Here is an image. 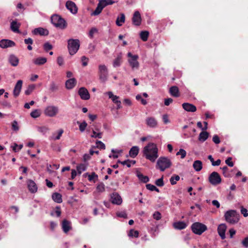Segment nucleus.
<instances>
[{
    "label": "nucleus",
    "instance_id": "obj_46",
    "mask_svg": "<svg viewBox=\"0 0 248 248\" xmlns=\"http://www.w3.org/2000/svg\"><path fill=\"white\" fill-rule=\"evenodd\" d=\"M92 133L93 134L91 136L92 138L101 139L102 137V132H97L95 130H93Z\"/></svg>",
    "mask_w": 248,
    "mask_h": 248
},
{
    "label": "nucleus",
    "instance_id": "obj_38",
    "mask_svg": "<svg viewBox=\"0 0 248 248\" xmlns=\"http://www.w3.org/2000/svg\"><path fill=\"white\" fill-rule=\"evenodd\" d=\"M107 93L108 94L109 98L111 99L113 103L116 104L120 101L119 100V96L114 95L112 92H108Z\"/></svg>",
    "mask_w": 248,
    "mask_h": 248
},
{
    "label": "nucleus",
    "instance_id": "obj_51",
    "mask_svg": "<svg viewBox=\"0 0 248 248\" xmlns=\"http://www.w3.org/2000/svg\"><path fill=\"white\" fill-rule=\"evenodd\" d=\"M52 46L49 42H46L44 44V49L46 51H48L52 49Z\"/></svg>",
    "mask_w": 248,
    "mask_h": 248
},
{
    "label": "nucleus",
    "instance_id": "obj_36",
    "mask_svg": "<svg viewBox=\"0 0 248 248\" xmlns=\"http://www.w3.org/2000/svg\"><path fill=\"white\" fill-rule=\"evenodd\" d=\"M115 2L112 0H99V3L104 8L109 5H112Z\"/></svg>",
    "mask_w": 248,
    "mask_h": 248
},
{
    "label": "nucleus",
    "instance_id": "obj_44",
    "mask_svg": "<svg viewBox=\"0 0 248 248\" xmlns=\"http://www.w3.org/2000/svg\"><path fill=\"white\" fill-rule=\"evenodd\" d=\"M49 86V90L52 92H56L59 89V86L53 81L51 82Z\"/></svg>",
    "mask_w": 248,
    "mask_h": 248
},
{
    "label": "nucleus",
    "instance_id": "obj_21",
    "mask_svg": "<svg viewBox=\"0 0 248 248\" xmlns=\"http://www.w3.org/2000/svg\"><path fill=\"white\" fill-rule=\"evenodd\" d=\"M77 80L75 78L68 79L65 82V87L68 90L73 89L76 85Z\"/></svg>",
    "mask_w": 248,
    "mask_h": 248
},
{
    "label": "nucleus",
    "instance_id": "obj_43",
    "mask_svg": "<svg viewBox=\"0 0 248 248\" xmlns=\"http://www.w3.org/2000/svg\"><path fill=\"white\" fill-rule=\"evenodd\" d=\"M180 180V177L178 175H172L170 179V184L172 185H175L176 184V182Z\"/></svg>",
    "mask_w": 248,
    "mask_h": 248
},
{
    "label": "nucleus",
    "instance_id": "obj_49",
    "mask_svg": "<svg viewBox=\"0 0 248 248\" xmlns=\"http://www.w3.org/2000/svg\"><path fill=\"white\" fill-rule=\"evenodd\" d=\"M139 232L138 231H135L134 230H131L129 231L128 233V235L130 237H134L135 238H137L139 236Z\"/></svg>",
    "mask_w": 248,
    "mask_h": 248
},
{
    "label": "nucleus",
    "instance_id": "obj_28",
    "mask_svg": "<svg viewBox=\"0 0 248 248\" xmlns=\"http://www.w3.org/2000/svg\"><path fill=\"white\" fill-rule=\"evenodd\" d=\"M193 167L197 171H200L202 168V163L200 160H196L193 162Z\"/></svg>",
    "mask_w": 248,
    "mask_h": 248
},
{
    "label": "nucleus",
    "instance_id": "obj_5",
    "mask_svg": "<svg viewBox=\"0 0 248 248\" xmlns=\"http://www.w3.org/2000/svg\"><path fill=\"white\" fill-rule=\"evenodd\" d=\"M80 46L78 39H70L68 40V49L69 54L73 55L78 51Z\"/></svg>",
    "mask_w": 248,
    "mask_h": 248
},
{
    "label": "nucleus",
    "instance_id": "obj_64",
    "mask_svg": "<svg viewBox=\"0 0 248 248\" xmlns=\"http://www.w3.org/2000/svg\"><path fill=\"white\" fill-rule=\"evenodd\" d=\"M242 245L246 248H248V236L246 237L242 241Z\"/></svg>",
    "mask_w": 248,
    "mask_h": 248
},
{
    "label": "nucleus",
    "instance_id": "obj_30",
    "mask_svg": "<svg viewBox=\"0 0 248 248\" xmlns=\"http://www.w3.org/2000/svg\"><path fill=\"white\" fill-rule=\"evenodd\" d=\"M209 134L207 131H202L199 134L198 140L201 142L205 141L208 138Z\"/></svg>",
    "mask_w": 248,
    "mask_h": 248
},
{
    "label": "nucleus",
    "instance_id": "obj_39",
    "mask_svg": "<svg viewBox=\"0 0 248 248\" xmlns=\"http://www.w3.org/2000/svg\"><path fill=\"white\" fill-rule=\"evenodd\" d=\"M103 9V7L101 6V4H100L99 3H98L97 7L96 8L95 10L93 12V13L92 14V15L93 16H97L99 14H100L102 10Z\"/></svg>",
    "mask_w": 248,
    "mask_h": 248
},
{
    "label": "nucleus",
    "instance_id": "obj_35",
    "mask_svg": "<svg viewBox=\"0 0 248 248\" xmlns=\"http://www.w3.org/2000/svg\"><path fill=\"white\" fill-rule=\"evenodd\" d=\"M137 176L139 179L144 183H146L149 181V178L148 176L143 175L140 172H137Z\"/></svg>",
    "mask_w": 248,
    "mask_h": 248
},
{
    "label": "nucleus",
    "instance_id": "obj_32",
    "mask_svg": "<svg viewBox=\"0 0 248 248\" xmlns=\"http://www.w3.org/2000/svg\"><path fill=\"white\" fill-rule=\"evenodd\" d=\"M52 198L53 200L57 203H60L62 202L61 194L57 192H55L52 194Z\"/></svg>",
    "mask_w": 248,
    "mask_h": 248
},
{
    "label": "nucleus",
    "instance_id": "obj_40",
    "mask_svg": "<svg viewBox=\"0 0 248 248\" xmlns=\"http://www.w3.org/2000/svg\"><path fill=\"white\" fill-rule=\"evenodd\" d=\"M85 177L88 175V180L89 181H93L95 179H97L98 175L94 172H92L91 174H88V173H86L83 175Z\"/></svg>",
    "mask_w": 248,
    "mask_h": 248
},
{
    "label": "nucleus",
    "instance_id": "obj_62",
    "mask_svg": "<svg viewBox=\"0 0 248 248\" xmlns=\"http://www.w3.org/2000/svg\"><path fill=\"white\" fill-rule=\"evenodd\" d=\"M241 213L245 217L248 216V210L247 209L244 208L243 206L241 207Z\"/></svg>",
    "mask_w": 248,
    "mask_h": 248
},
{
    "label": "nucleus",
    "instance_id": "obj_47",
    "mask_svg": "<svg viewBox=\"0 0 248 248\" xmlns=\"http://www.w3.org/2000/svg\"><path fill=\"white\" fill-rule=\"evenodd\" d=\"M35 89V86L33 84L29 85L27 89L25 91V94L30 95Z\"/></svg>",
    "mask_w": 248,
    "mask_h": 248
},
{
    "label": "nucleus",
    "instance_id": "obj_29",
    "mask_svg": "<svg viewBox=\"0 0 248 248\" xmlns=\"http://www.w3.org/2000/svg\"><path fill=\"white\" fill-rule=\"evenodd\" d=\"M174 228L178 230H182L186 228V224L183 221H178L173 223Z\"/></svg>",
    "mask_w": 248,
    "mask_h": 248
},
{
    "label": "nucleus",
    "instance_id": "obj_1",
    "mask_svg": "<svg viewBox=\"0 0 248 248\" xmlns=\"http://www.w3.org/2000/svg\"><path fill=\"white\" fill-rule=\"evenodd\" d=\"M143 155L148 160L154 162L158 157V149L155 143L150 142L142 150Z\"/></svg>",
    "mask_w": 248,
    "mask_h": 248
},
{
    "label": "nucleus",
    "instance_id": "obj_2",
    "mask_svg": "<svg viewBox=\"0 0 248 248\" xmlns=\"http://www.w3.org/2000/svg\"><path fill=\"white\" fill-rule=\"evenodd\" d=\"M51 22L55 27L61 30L66 29L67 26L66 20L57 14H54L51 16Z\"/></svg>",
    "mask_w": 248,
    "mask_h": 248
},
{
    "label": "nucleus",
    "instance_id": "obj_15",
    "mask_svg": "<svg viewBox=\"0 0 248 248\" xmlns=\"http://www.w3.org/2000/svg\"><path fill=\"white\" fill-rule=\"evenodd\" d=\"M15 43L8 39H2L0 41V47L3 48H7L9 47H12L15 46Z\"/></svg>",
    "mask_w": 248,
    "mask_h": 248
},
{
    "label": "nucleus",
    "instance_id": "obj_8",
    "mask_svg": "<svg viewBox=\"0 0 248 248\" xmlns=\"http://www.w3.org/2000/svg\"><path fill=\"white\" fill-rule=\"evenodd\" d=\"M99 78L102 82H106L108 79V71L106 66L104 64L99 66Z\"/></svg>",
    "mask_w": 248,
    "mask_h": 248
},
{
    "label": "nucleus",
    "instance_id": "obj_13",
    "mask_svg": "<svg viewBox=\"0 0 248 248\" xmlns=\"http://www.w3.org/2000/svg\"><path fill=\"white\" fill-rule=\"evenodd\" d=\"M78 94L83 100H88L90 98L88 91L84 87H81L78 90Z\"/></svg>",
    "mask_w": 248,
    "mask_h": 248
},
{
    "label": "nucleus",
    "instance_id": "obj_11",
    "mask_svg": "<svg viewBox=\"0 0 248 248\" xmlns=\"http://www.w3.org/2000/svg\"><path fill=\"white\" fill-rule=\"evenodd\" d=\"M65 6L73 14H76L78 12V8L76 4L72 1L68 0L66 2Z\"/></svg>",
    "mask_w": 248,
    "mask_h": 248
},
{
    "label": "nucleus",
    "instance_id": "obj_53",
    "mask_svg": "<svg viewBox=\"0 0 248 248\" xmlns=\"http://www.w3.org/2000/svg\"><path fill=\"white\" fill-rule=\"evenodd\" d=\"M155 184L158 186H163L164 185L163 177H162L161 178L156 180L155 181Z\"/></svg>",
    "mask_w": 248,
    "mask_h": 248
},
{
    "label": "nucleus",
    "instance_id": "obj_31",
    "mask_svg": "<svg viewBox=\"0 0 248 248\" xmlns=\"http://www.w3.org/2000/svg\"><path fill=\"white\" fill-rule=\"evenodd\" d=\"M122 56L121 53H119L116 58L114 60L113 62V66L114 67H119L121 65L122 63Z\"/></svg>",
    "mask_w": 248,
    "mask_h": 248
},
{
    "label": "nucleus",
    "instance_id": "obj_24",
    "mask_svg": "<svg viewBox=\"0 0 248 248\" xmlns=\"http://www.w3.org/2000/svg\"><path fill=\"white\" fill-rule=\"evenodd\" d=\"M169 93L171 96L178 97L180 96L178 87L176 86H171L169 90Z\"/></svg>",
    "mask_w": 248,
    "mask_h": 248
},
{
    "label": "nucleus",
    "instance_id": "obj_58",
    "mask_svg": "<svg viewBox=\"0 0 248 248\" xmlns=\"http://www.w3.org/2000/svg\"><path fill=\"white\" fill-rule=\"evenodd\" d=\"M89 59L85 56H83L81 57V61L82 62V65L83 66H86L88 64Z\"/></svg>",
    "mask_w": 248,
    "mask_h": 248
},
{
    "label": "nucleus",
    "instance_id": "obj_16",
    "mask_svg": "<svg viewBox=\"0 0 248 248\" xmlns=\"http://www.w3.org/2000/svg\"><path fill=\"white\" fill-rule=\"evenodd\" d=\"M32 32L34 35L39 34L41 36H47L49 34V31L47 29L41 27L34 29Z\"/></svg>",
    "mask_w": 248,
    "mask_h": 248
},
{
    "label": "nucleus",
    "instance_id": "obj_52",
    "mask_svg": "<svg viewBox=\"0 0 248 248\" xmlns=\"http://www.w3.org/2000/svg\"><path fill=\"white\" fill-rule=\"evenodd\" d=\"M181 155V158H185L186 155V151L183 149H180L179 151L176 153V155Z\"/></svg>",
    "mask_w": 248,
    "mask_h": 248
},
{
    "label": "nucleus",
    "instance_id": "obj_45",
    "mask_svg": "<svg viewBox=\"0 0 248 248\" xmlns=\"http://www.w3.org/2000/svg\"><path fill=\"white\" fill-rule=\"evenodd\" d=\"M77 123L78 124H79V129L80 131V132H84L87 126V123L85 121H83L81 123H80L79 122H78Z\"/></svg>",
    "mask_w": 248,
    "mask_h": 248
},
{
    "label": "nucleus",
    "instance_id": "obj_10",
    "mask_svg": "<svg viewBox=\"0 0 248 248\" xmlns=\"http://www.w3.org/2000/svg\"><path fill=\"white\" fill-rule=\"evenodd\" d=\"M58 108L55 106H48L46 107L44 110V114L45 115L53 117L55 116L58 113Z\"/></svg>",
    "mask_w": 248,
    "mask_h": 248
},
{
    "label": "nucleus",
    "instance_id": "obj_14",
    "mask_svg": "<svg viewBox=\"0 0 248 248\" xmlns=\"http://www.w3.org/2000/svg\"><path fill=\"white\" fill-rule=\"evenodd\" d=\"M110 200L113 204L120 205L122 202L121 197L117 193H113L111 195Z\"/></svg>",
    "mask_w": 248,
    "mask_h": 248
},
{
    "label": "nucleus",
    "instance_id": "obj_6",
    "mask_svg": "<svg viewBox=\"0 0 248 248\" xmlns=\"http://www.w3.org/2000/svg\"><path fill=\"white\" fill-rule=\"evenodd\" d=\"M127 56L129 58L128 60V63L133 70H138L139 68L140 64L138 61L139 56L137 55H132L131 52H128Z\"/></svg>",
    "mask_w": 248,
    "mask_h": 248
},
{
    "label": "nucleus",
    "instance_id": "obj_23",
    "mask_svg": "<svg viewBox=\"0 0 248 248\" xmlns=\"http://www.w3.org/2000/svg\"><path fill=\"white\" fill-rule=\"evenodd\" d=\"M62 229L65 233H67L72 229L70 222L64 219L62 222Z\"/></svg>",
    "mask_w": 248,
    "mask_h": 248
},
{
    "label": "nucleus",
    "instance_id": "obj_41",
    "mask_svg": "<svg viewBox=\"0 0 248 248\" xmlns=\"http://www.w3.org/2000/svg\"><path fill=\"white\" fill-rule=\"evenodd\" d=\"M149 32L147 31H142L140 33V37L143 41H146L148 40L149 36Z\"/></svg>",
    "mask_w": 248,
    "mask_h": 248
},
{
    "label": "nucleus",
    "instance_id": "obj_54",
    "mask_svg": "<svg viewBox=\"0 0 248 248\" xmlns=\"http://www.w3.org/2000/svg\"><path fill=\"white\" fill-rule=\"evenodd\" d=\"M96 144L97 147L100 149H105V145L101 141L97 140L96 142Z\"/></svg>",
    "mask_w": 248,
    "mask_h": 248
},
{
    "label": "nucleus",
    "instance_id": "obj_61",
    "mask_svg": "<svg viewBox=\"0 0 248 248\" xmlns=\"http://www.w3.org/2000/svg\"><path fill=\"white\" fill-rule=\"evenodd\" d=\"M232 159V158L231 157H228L226 160L225 163L230 167H233V163L231 161Z\"/></svg>",
    "mask_w": 248,
    "mask_h": 248
},
{
    "label": "nucleus",
    "instance_id": "obj_37",
    "mask_svg": "<svg viewBox=\"0 0 248 248\" xmlns=\"http://www.w3.org/2000/svg\"><path fill=\"white\" fill-rule=\"evenodd\" d=\"M63 133V130L62 129H60L56 135V133H53L52 134V136L51 137V139L53 140H58L60 139L62 133Z\"/></svg>",
    "mask_w": 248,
    "mask_h": 248
},
{
    "label": "nucleus",
    "instance_id": "obj_27",
    "mask_svg": "<svg viewBox=\"0 0 248 248\" xmlns=\"http://www.w3.org/2000/svg\"><path fill=\"white\" fill-rule=\"evenodd\" d=\"M139 148L138 146H133L129 151V155L132 158H135L138 155Z\"/></svg>",
    "mask_w": 248,
    "mask_h": 248
},
{
    "label": "nucleus",
    "instance_id": "obj_3",
    "mask_svg": "<svg viewBox=\"0 0 248 248\" xmlns=\"http://www.w3.org/2000/svg\"><path fill=\"white\" fill-rule=\"evenodd\" d=\"M224 217L226 221L230 224H235L239 220V214L236 210H230L227 211Z\"/></svg>",
    "mask_w": 248,
    "mask_h": 248
},
{
    "label": "nucleus",
    "instance_id": "obj_34",
    "mask_svg": "<svg viewBox=\"0 0 248 248\" xmlns=\"http://www.w3.org/2000/svg\"><path fill=\"white\" fill-rule=\"evenodd\" d=\"M125 21V15L123 13H121L120 14V17L118 16L116 21V24L118 26H121Z\"/></svg>",
    "mask_w": 248,
    "mask_h": 248
},
{
    "label": "nucleus",
    "instance_id": "obj_19",
    "mask_svg": "<svg viewBox=\"0 0 248 248\" xmlns=\"http://www.w3.org/2000/svg\"><path fill=\"white\" fill-rule=\"evenodd\" d=\"M227 227L225 224H220L217 228L218 234L222 239L225 238V232Z\"/></svg>",
    "mask_w": 248,
    "mask_h": 248
},
{
    "label": "nucleus",
    "instance_id": "obj_63",
    "mask_svg": "<svg viewBox=\"0 0 248 248\" xmlns=\"http://www.w3.org/2000/svg\"><path fill=\"white\" fill-rule=\"evenodd\" d=\"M213 141L216 144H218L220 143V140L218 136L217 135H215L213 137Z\"/></svg>",
    "mask_w": 248,
    "mask_h": 248
},
{
    "label": "nucleus",
    "instance_id": "obj_25",
    "mask_svg": "<svg viewBox=\"0 0 248 248\" xmlns=\"http://www.w3.org/2000/svg\"><path fill=\"white\" fill-rule=\"evenodd\" d=\"M20 26V23H17L16 20H13L11 23L10 28L14 32L19 33V28Z\"/></svg>",
    "mask_w": 248,
    "mask_h": 248
},
{
    "label": "nucleus",
    "instance_id": "obj_7",
    "mask_svg": "<svg viewBox=\"0 0 248 248\" xmlns=\"http://www.w3.org/2000/svg\"><path fill=\"white\" fill-rule=\"evenodd\" d=\"M191 228L194 233L198 235L202 234L207 229L206 225L198 222L192 224Z\"/></svg>",
    "mask_w": 248,
    "mask_h": 248
},
{
    "label": "nucleus",
    "instance_id": "obj_33",
    "mask_svg": "<svg viewBox=\"0 0 248 248\" xmlns=\"http://www.w3.org/2000/svg\"><path fill=\"white\" fill-rule=\"evenodd\" d=\"M46 61L47 59L45 57H39L33 60L34 63L38 65L45 64Z\"/></svg>",
    "mask_w": 248,
    "mask_h": 248
},
{
    "label": "nucleus",
    "instance_id": "obj_59",
    "mask_svg": "<svg viewBox=\"0 0 248 248\" xmlns=\"http://www.w3.org/2000/svg\"><path fill=\"white\" fill-rule=\"evenodd\" d=\"M96 188L98 191L103 192L105 190V185L103 183H101L97 186Z\"/></svg>",
    "mask_w": 248,
    "mask_h": 248
},
{
    "label": "nucleus",
    "instance_id": "obj_55",
    "mask_svg": "<svg viewBox=\"0 0 248 248\" xmlns=\"http://www.w3.org/2000/svg\"><path fill=\"white\" fill-rule=\"evenodd\" d=\"M12 129L14 131H17L19 130L18 123L16 121H14L12 123Z\"/></svg>",
    "mask_w": 248,
    "mask_h": 248
},
{
    "label": "nucleus",
    "instance_id": "obj_60",
    "mask_svg": "<svg viewBox=\"0 0 248 248\" xmlns=\"http://www.w3.org/2000/svg\"><path fill=\"white\" fill-rule=\"evenodd\" d=\"M97 32V30L95 28H92L89 31V36L93 38L95 33Z\"/></svg>",
    "mask_w": 248,
    "mask_h": 248
},
{
    "label": "nucleus",
    "instance_id": "obj_22",
    "mask_svg": "<svg viewBox=\"0 0 248 248\" xmlns=\"http://www.w3.org/2000/svg\"><path fill=\"white\" fill-rule=\"evenodd\" d=\"M27 184L29 190L31 192L33 193L37 191V186L33 181L31 180H28Z\"/></svg>",
    "mask_w": 248,
    "mask_h": 248
},
{
    "label": "nucleus",
    "instance_id": "obj_26",
    "mask_svg": "<svg viewBox=\"0 0 248 248\" xmlns=\"http://www.w3.org/2000/svg\"><path fill=\"white\" fill-rule=\"evenodd\" d=\"M9 62L13 66H16L19 63V59L14 55H10L8 59Z\"/></svg>",
    "mask_w": 248,
    "mask_h": 248
},
{
    "label": "nucleus",
    "instance_id": "obj_4",
    "mask_svg": "<svg viewBox=\"0 0 248 248\" xmlns=\"http://www.w3.org/2000/svg\"><path fill=\"white\" fill-rule=\"evenodd\" d=\"M171 165V162L170 159L167 157H160L156 162V168H158L160 171H164L166 169L170 168Z\"/></svg>",
    "mask_w": 248,
    "mask_h": 248
},
{
    "label": "nucleus",
    "instance_id": "obj_18",
    "mask_svg": "<svg viewBox=\"0 0 248 248\" xmlns=\"http://www.w3.org/2000/svg\"><path fill=\"white\" fill-rule=\"evenodd\" d=\"M145 122L147 126L151 128H155L157 125V122L154 117H147Z\"/></svg>",
    "mask_w": 248,
    "mask_h": 248
},
{
    "label": "nucleus",
    "instance_id": "obj_48",
    "mask_svg": "<svg viewBox=\"0 0 248 248\" xmlns=\"http://www.w3.org/2000/svg\"><path fill=\"white\" fill-rule=\"evenodd\" d=\"M30 115L31 117L36 118L40 116L41 113L38 109H35L31 113Z\"/></svg>",
    "mask_w": 248,
    "mask_h": 248
},
{
    "label": "nucleus",
    "instance_id": "obj_9",
    "mask_svg": "<svg viewBox=\"0 0 248 248\" xmlns=\"http://www.w3.org/2000/svg\"><path fill=\"white\" fill-rule=\"evenodd\" d=\"M209 182L214 186L219 184L221 182V178L219 174L216 171L212 172L208 177Z\"/></svg>",
    "mask_w": 248,
    "mask_h": 248
},
{
    "label": "nucleus",
    "instance_id": "obj_50",
    "mask_svg": "<svg viewBox=\"0 0 248 248\" xmlns=\"http://www.w3.org/2000/svg\"><path fill=\"white\" fill-rule=\"evenodd\" d=\"M37 130L38 132L45 134L48 130V128L46 126H39L37 127Z\"/></svg>",
    "mask_w": 248,
    "mask_h": 248
},
{
    "label": "nucleus",
    "instance_id": "obj_56",
    "mask_svg": "<svg viewBox=\"0 0 248 248\" xmlns=\"http://www.w3.org/2000/svg\"><path fill=\"white\" fill-rule=\"evenodd\" d=\"M153 217L154 219L158 220L161 218V215L160 212L156 211L153 214Z\"/></svg>",
    "mask_w": 248,
    "mask_h": 248
},
{
    "label": "nucleus",
    "instance_id": "obj_20",
    "mask_svg": "<svg viewBox=\"0 0 248 248\" xmlns=\"http://www.w3.org/2000/svg\"><path fill=\"white\" fill-rule=\"evenodd\" d=\"M183 108L186 111L194 112L196 111V107L193 104L184 103L182 104Z\"/></svg>",
    "mask_w": 248,
    "mask_h": 248
},
{
    "label": "nucleus",
    "instance_id": "obj_57",
    "mask_svg": "<svg viewBox=\"0 0 248 248\" xmlns=\"http://www.w3.org/2000/svg\"><path fill=\"white\" fill-rule=\"evenodd\" d=\"M0 104L4 107H6V108H10L11 107V103L6 100L1 101L0 102Z\"/></svg>",
    "mask_w": 248,
    "mask_h": 248
},
{
    "label": "nucleus",
    "instance_id": "obj_42",
    "mask_svg": "<svg viewBox=\"0 0 248 248\" xmlns=\"http://www.w3.org/2000/svg\"><path fill=\"white\" fill-rule=\"evenodd\" d=\"M86 166L84 164H80L77 166V170L79 174H81L82 172L86 170Z\"/></svg>",
    "mask_w": 248,
    "mask_h": 248
},
{
    "label": "nucleus",
    "instance_id": "obj_12",
    "mask_svg": "<svg viewBox=\"0 0 248 248\" xmlns=\"http://www.w3.org/2000/svg\"><path fill=\"white\" fill-rule=\"evenodd\" d=\"M132 20L133 24L135 26H140L141 24V16L140 13L138 11L134 12Z\"/></svg>",
    "mask_w": 248,
    "mask_h": 248
},
{
    "label": "nucleus",
    "instance_id": "obj_17",
    "mask_svg": "<svg viewBox=\"0 0 248 248\" xmlns=\"http://www.w3.org/2000/svg\"><path fill=\"white\" fill-rule=\"evenodd\" d=\"M23 81L21 80H19L16 82L13 91V94L15 97H17L20 93Z\"/></svg>",
    "mask_w": 248,
    "mask_h": 248
}]
</instances>
